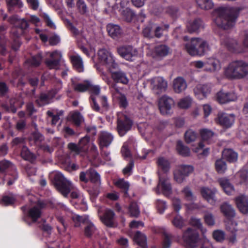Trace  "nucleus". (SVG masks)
I'll use <instances>...</instances> for the list:
<instances>
[{
    "mask_svg": "<svg viewBox=\"0 0 248 248\" xmlns=\"http://www.w3.org/2000/svg\"><path fill=\"white\" fill-rule=\"evenodd\" d=\"M107 31L109 35L112 38L118 36L121 33V30L119 26L111 24L108 25Z\"/></svg>",
    "mask_w": 248,
    "mask_h": 248,
    "instance_id": "obj_35",
    "label": "nucleus"
},
{
    "mask_svg": "<svg viewBox=\"0 0 248 248\" xmlns=\"http://www.w3.org/2000/svg\"><path fill=\"white\" fill-rule=\"evenodd\" d=\"M205 222L208 226H213L215 224V220L214 215L209 212H205L204 215Z\"/></svg>",
    "mask_w": 248,
    "mask_h": 248,
    "instance_id": "obj_52",
    "label": "nucleus"
},
{
    "mask_svg": "<svg viewBox=\"0 0 248 248\" xmlns=\"http://www.w3.org/2000/svg\"><path fill=\"white\" fill-rule=\"evenodd\" d=\"M221 213L228 218H233L235 217V210L232 206L227 202H223L220 206Z\"/></svg>",
    "mask_w": 248,
    "mask_h": 248,
    "instance_id": "obj_19",
    "label": "nucleus"
},
{
    "mask_svg": "<svg viewBox=\"0 0 248 248\" xmlns=\"http://www.w3.org/2000/svg\"><path fill=\"white\" fill-rule=\"evenodd\" d=\"M170 48L165 45H159L154 48V57L157 58H161L168 55Z\"/></svg>",
    "mask_w": 248,
    "mask_h": 248,
    "instance_id": "obj_24",
    "label": "nucleus"
},
{
    "mask_svg": "<svg viewBox=\"0 0 248 248\" xmlns=\"http://www.w3.org/2000/svg\"><path fill=\"white\" fill-rule=\"evenodd\" d=\"M110 89L113 94L118 99L120 106L124 108H126L128 104L126 97L121 93L120 88L117 84L115 83H111Z\"/></svg>",
    "mask_w": 248,
    "mask_h": 248,
    "instance_id": "obj_16",
    "label": "nucleus"
},
{
    "mask_svg": "<svg viewBox=\"0 0 248 248\" xmlns=\"http://www.w3.org/2000/svg\"><path fill=\"white\" fill-rule=\"evenodd\" d=\"M53 183L56 189L65 197H67L73 188L70 182L65 179L60 173H56L53 179Z\"/></svg>",
    "mask_w": 248,
    "mask_h": 248,
    "instance_id": "obj_4",
    "label": "nucleus"
},
{
    "mask_svg": "<svg viewBox=\"0 0 248 248\" xmlns=\"http://www.w3.org/2000/svg\"><path fill=\"white\" fill-rule=\"evenodd\" d=\"M235 116L233 114H228L222 112H219L216 119V121L222 126L228 128L233 124Z\"/></svg>",
    "mask_w": 248,
    "mask_h": 248,
    "instance_id": "obj_10",
    "label": "nucleus"
},
{
    "mask_svg": "<svg viewBox=\"0 0 248 248\" xmlns=\"http://www.w3.org/2000/svg\"><path fill=\"white\" fill-rule=\"evenodd\" d=\"M174 180L178 183H182L185 180L186 177L177 168L173 171Z\"/></svg>",
    "mask_w": 248,
    "mask_h": 248,
    "instance_id": "obj_55",
    "label": "nucleus"
},
{
    "mask_svg": "<svg viewBox=\"0 0 248 248\" xmlns=\"http://www.w3.org/2000/svg\"><path fill=\"white\" fill-rule=\"evenodd\" d=\"M187 87V84L185 79L181 77L175 78L173 81V88L176 93H181Z\"/></svg>",
    "mask_w": 248,
    "mask_h": 248,
    "instance_id": "obj_22",
    "label": "nucleus"
},
{
    "mask_svg": "<svg viewBox=\"0 0 248 248\" xmlns=\"http://www.w3.org/2000/svg\"><path fill=\"white\" fill-rule=\"evenodd\" d=\"M21 156L22 158L27 160H30L35 158L34 155L30 151L26 146H23L22 147L21 152Z\"/></svg>",
    "mask_w": 248,
    "mask_h": 248,
    "instance_id": "obj_44",
    "label": "nucleus"
},
{
    "mask_svg": "<svg viewBox=\"0 0 248 248\" xmlns=\"http://www.w3.org/2000/svg\"><path fill=\"white\" fill-rule=\"evenodd\" d=\"M35 102L39 106H43L48 103V96L46 93H41L39 99L35 100Z\"/></svg>",
    "mask_w": 248,
    "mask_h": 248,
    "instance_id": "obj_60",
    "label": "nucleus"
},
{
    "mask_svg": "<svg viewBox=\"0 0 248 248\" xmlns=\"http://www.w3.org/2000/svg\"><path fill=\"white\" fill-rule=\"evenodd\" d=\"M177 169L182 172L186 177L193 171V167L191 165H181L179 166Z\"/></svg>",
    "mask_w": 248,
    "mask_h": 248,
    "instance_id": "obj_50",
    "label": "nucleus"
},
{
    "mask_svg": "<svg viewBox=\"0 0 248 248\" xmlns=\"http://www.w3.org/2000/svg\"><path fill=\"white\" fill-rule=\"evenodd\" d=\"M198 6L202 9L210 10L213 7V3L211 0H196Z\"/></svg>",
    "mask_w": 248,
    "mask_h": 248,
    "instance_id": "obj_40",
    "label": "nucleus"
},
{
    "mask_svg": "<svg viewBox=\"0 0 248 248\" xmlns=\"http://www.w3.org/2000/svg\"><path fill=\"white\" fill-rule=\"evenodd\" d=\"M72 219L74 222V226L76 227H79L81 224L85 225L89 220L87 216H80L77 215H74Z\"/></svg>",
    "mask_w": 248,
    "mask_h": 248,
    "instance_id": "obj_38",
    "label": "nucleus"
},
{
    "mask_svg": "<svg viewBox=\"0 0 248 248\" xmlns=\"http://www.w3.org/2000/svg\"><path fill=\"white\" fill-rule=\"evenodd\" d=\"M174 106L173 99L166 95L162 96L159 100V108L161 113L167 114Z\"/></svg>",
    "mask_w": 248,
    "mask_h": 248,
    "instance_id": "obj_9",
    "label": "nucleus"
},
{
    "mask_svg": "<svg viewBox=\"0 0 248 248\" xmlns=\"http://www.w3.org/2000/svg\"><path fill=\"white\" fill-rule=\"evenodd\" d=\"M41 61L42 56L39 54L32 57L31 59L27 60V62L33 66H37L40 64Z\"/></svg>",
    "mask_w": 248,
    "mask_h": 248,
    "instance_id": "obj_53",
    "label": "nucleus"
},
{
    "mask_svg": "<svg viewBox=\"0 0 248 248\" xmlns=\"http://www.w3.org/2000/svg\"><path fill=\"white\" fill-rule=\"evenodd\" d=\"M71 121L76 126H79L83 119L79 112H75L71 115Z\"/></svg>",
    "mask_w": 248,
    "mask_h": 248,
    "instance_id": "obj_45",
    "label": "nucleus"
},
{
    "mask_svg": "<svg viewBox=\"0 0 248 248\" xmlns=\"http://www.w3.org/2000/svg\"><path fill=\"white\" fill-rule=\"evenodd\" d=\"M197 134L191 129H189L185 132V141L187 143H189L190 142L194 141L197 139Z\"/></svg>",
    "mask_w": 248,
    "mask_h": 248,
    "instance_id": "obj_42",
    "label": "nucleus"
},
{
    "mask_svg": "<svg viewBox=\"0 0 248 248\" xmlns=\"http://www.w3.org/2000/svg\"><path fill=\"white\" fill-rule=\"evenodd\" d=\"M213 236L217 241L222 242L225 239V232L221 230H216L213 233Z\"/></svg>",
    "mask_w": 248,
    "mask_h": 248,
    "instance_id": "obj_59",
    "label": "nucleus"
},
{
    "mask_svg": "<svg viewBox=\"0 0 248 248\" xmlns=\"http://www.w3.org/2000/svg\"><path fill=\"white\" fill-rule=\"evenodd\" d=\"M160 187H161V191L164 195L167 196L171 193V186L169 179L167 178H162L159 175V182L155 189L156 193H160Z\"/></svg>",
    "mask_w": 248,
    "mask_h": 248,
    "instance_id": "obj_13",
    "label": "nucleus"
},
{
    "mask_svg": "<svg viewBox=\"0 0 248 248\" xmlns=\"http://www.w3.org/2000/svg\"><path fill=\"white\" fill-rule=\"evenodd\" d=\"M115 214L111 210H107L104 215L101 217L102 221L108 227H112Z\"/></svg>",
    "mask_w": 248,
    "mask_h": 248,
    "instance_id": "obj_26",
    "label": "nucleus"
},
{
    "mask_svg": "<svg viewBox=\"0 0 248 248\" xmlns=\"http://www.w3.org/2000/svg\"><path fill=\"white\" fill-rule=\"evenodd\" d=\"M174 226L179 229L182 228L185 226L184 220L180 216H176L172 221Z\"/></svg>",
    "mask_w": 248,
    "mask_h": 248,
    "instance_id": "obj_62",
    "label": "nucleus"
},
{
    "mask_svg": "<svg viewBox=\"0 0 248 248\" xmlns=\"http://www.w3.org/2000/svg\"><path fill=\"white\" fill-rule=\"evenodd\" d=\"M98 57L100 62L108 69L117 68L118 64L115 62L111 54L106 49H100L98 52Z\"/></svg>",
    "mask_w": 248,
    "mask_h": 248,
    "instance_id": "obj_6",
    "label": "nucleus"
},
{
    "mask_svg": "<svg viewBox=\"0 0 248 248\" xmlns=\"http://www.w3.org/2000/svg\"><path fill=\"white\" fill-rule=\"evenodd\" d=\"M118 54L127 61H133L138 56V51L130 46H123L117 48Z\"/></svg>",
    "mask_w": 248,
    "mask_h": 248,
    "instance_id": "obj_7",
    "label": "nucleus"
},
{
    "mask_svg": "<svg viewBox=\"0 0 248 248\" xmlns=\"http://www.w3.org/2000/svg\"><path fill=\"white\" fill-rule=\"evenodd\" d=\"M237 223L232 220H229L226 224V229L232 234L236 233L237 231Z\"/></svg>",
    "mask_w": 248,
    "mask_h": 248,
    "instance_id": "obj_51",
    "label": "nucleus"
},
{
    "mask_svg": "<svg viewBox=\"0 0 248 248\" xmlns=\"http://www.w3.org/2000/svg\"><path fill=\"white\" fill-rule=\"evenodd\" d=\"M211 66H212V68H206L205 70L207 71L210 72H214L217 70H218L220 68V62L217 60H211L209 63Z\"/></svg>",
    "mask_w": 248,
    "mask_h": 248,
    "instance_id": "obj_54",
    "label": "nucleus"
},
{
    "mask_svg": "<svg viewBox=\"0 0 248 248\" xmlns=\"http://www.w3.org/2000/svg\"><path fill=\"white\" fill-rule=\"evenodd\" d=\"M225 76L230 79H241L248 74V64L241 60L233 61L224 69Z\"/></svg>",
    "mask_w": 248,
    "mask_h": 248,
    "instance_id": "obj_2",
    "label": "nucleus"
},
{
    "mask_svg": "<svg viewBox=\"0 0 248 248\" xmlns=\"http://www.w3.org/2000/svg\"><path fill=\"white\" fill-rule=\"evenodd\" d=\"M123 15L124 19L127 22H130L134 16L133 12L129 9H126L123 11Z\"/></svg>",
    "mask_w": 248,
    "mask_h": 248,
    "instance_id": "obj_64",
    "label": "nucleus"
},
{
    "mask_svg": "<svg viewBox=\"0 0 248 248\" xmlns=\"http://www.w3.org/2000/svg\"><path fill=\"white\" fill-rule=\"evenodd\" d=\"M17 24L19 28L21 30L20 32L18 34L16 35L14 30H13V33L18 37L19 34L23 33V30H26L29 27V23L26 19L23 18L18 20Z\"/></svg>",
    "mask_w": 248,
    "mask_h": 248,
    "instance_id": "obj_49",
    "label": "nucleus"
},
{
    "mask_svg": "<svg viewBox=\"0 0 248 248\" xmlns=\"http://www.w3.org/2000/svg\"><path fill=\"white\" fill-rule=\"evenodd\" d=\"M202 27V21L200 19H196L192 22H189L187 25V29L189 32H196Z\"/></svg>",
    "mask_w": 248,
    "mask_h": 248,
    "instance_id": "obj_34",
    "label": "nucleus"
},
{
    "mask_svg": "<svg viewBox=\"0 0 248 248\" xmlns=\"http://www.w3.org/2000/svg\"><path fill=\"white\" fill-rule=\"evenodd\" d=\"M89 179L93 183H100V176L99 174L93 170H90L87 171Z\"/></svg>",
    "mask_w": 248,
    "mask_h": 248,
    "instance_id": "obj_39",
    "label": "nucleus"
},
{
    "mask_svg": "<svg viewBox=\"0 0 248 248\" xmlns=\"http://www.w3.org/2000/svg\"><path fill=\"white\" fill-rule=\"evenodd\" d=\"M222 43L231 51L236 52L240 49V44L234 39L226 38Z\"/></svg>",
    "mask_w": 248,
    "mask_h": 248,
    "instance_id": "obj_25",
    "label": "nucleus"
},
{
    "mask_svg": "<svg viewBox=\"0 0 248 248\" xmlns=\"http://www.w3.org/2000/svg\"><path fill=\"white\" fill-rule=\"evenodd\" d=\"M115 184L118 187L123 189L125 195L127 194L129 185L127 182L124 181L123 179H120L116 182Z\"/></svg>",
    "mask_w": 248,
    "mask_h": 248,
    "instance_id": "obj_56",
    "label": "nucleus"
},
{
    "mask_svg": "<svg viewBox=\"0 0 248 248\" xmlns=\"http://www.w3.org/2000/svg\"><path fill=\"white\" fill-rule=\"evenodd\" d=\"M186 198L188 201H193L195 199V197L194 196L191 190L188 187H186L183 190Z\"/></svg>",
    "mask_w": 248,
    "mask_h": 248,
    "instance_id": "obj_61",
    "label": "nucleus"
},
{
    "mask_svg": "<svg viewBox=\"0 0 248 248\" xmlns=\"http://www.w3.org/2000/svg\"><path fill=\"white\" fill-rule=\"evenodd\" d=\"M183 239L187 247L195 248L198 247L200 238L196 230L189 228L184 232Z\"/></svg>",
    "mask_w": 248,
    "mask_h": 248,
    "instance_id": "obj_5",
    "label": "nucleus"
},
{
    "mask_svg": "<svg viewBox=\"0 0 248 248\" xmlns=\"http://www.w3.org/2000/svg\"><path fill=\"white\" fill-rule=\"evenodd\" d=\"M219 184L224 189V192L228 195H232L234 191L233 186L231 184L229 180L225 178L219 180Z\"/></svg>",
    "mask_w": 248,
    "mask_h": 248,
    "instance_id": "obj_30",
    "label": "nucleus"
},
{
    "mask_svg": "<svg viewBox=\"0 0 248 248\" xmlns=\"http://www.w3.org/2000/svg\"><path fill=\"white\" fill-rule=\"evenodd\" d=\"M215 168L218 173H224L227 168L226 162L221 158L217 159L215 162Z\"/></svg>",
    "mask_w": 248,
    "mask_h": 248,
    "instance_id": "obj_37",
    "label": "nucleus"
},
{
    "mask_svg": "<svg viewBox=\"0 0 248 248\" xmlns=\"http://www.w3.org/2000/svg\"><path fill=\"white\" fill-rule=\"evenodd\" d=\"M90 137L88 136H85L81 138L78 144L80 148V149L83 152H86L88 150V145L90 141Z\"/></svg>",
    "mask_w": 248,
    "mask_h": 248,
    "instance_id": "obj_47",
    "label": "nucleus"
},
{
    "mask_svg": "<svg viewBox=\"0 0 248 248\" xmlns=\"http://www.w3.org/2000/svg\"><path fill=\"white\" fill-rule=\"evenodd\" d=\"M134 239L141 248H147L146 237L141 232L137 231L135 234Z\"/></svg>",
    "mask_w": 248,
    "mask_h": 248,
    "instance_id": "obj_32",
    "label": "nucleus"
},
{
    "mask_svg": "<svg viewBox=\"0 0 248 248\" xmlns=\"http://www.w3.org/2000/svg\"><path fill=\"white\" fill-rule=\"evenodd\" d=\"M194 92L197 95L202 93L204 97H206L211 92V86L207 84L198 85L194 88Z\"/></svg>",
    "mask_w": 248,
    "mask_h": 248,
    "instance_id": "obj_31",
    "label": "nucleus"
},
{
    "mask_svg": "<svg viewBox=\"0 0 248 248\" xmlns=\"http://www.w3.org/2000/svg\"><path fill=\"white\" fill-rule=\"evenodd\" d=\"M85 227L84 229L85 235L88 237H90L94 232L96 229L94 225L89 220L85 224Z\"/></svg>",
    "mask_w": 248,
    "mask_h": 248,
    "instance_id": "obj_41",
    "label": "nucleus"
},
{
    "mask_svg": "<svg viewBox=\"0 0 248 248\" xmlns=\"http://www.w3.org/2000/svg\"><path fill=\"white\" fill-rule=\"evenodd\" d=\"M114 69V68L109 69L111 73V78L113 80V82H108L109 87H110V84L112 83H115L116 84L117 83H121L124 85L127 84L129 82V79L126 74L121 70L113 71Z\"/></svg>",
    "mask_w": 248,
    "mask_h": 248,
    "instance_id": "obj_12",
    "label": "nucleus"
},
{
    "mask_svg": "<svg viewBox=\"0 0 248 248\" xmlns=\"http://www.w3.org/2000/svg\"><path fill=\"white\" fill-rule=\"evenodd\" d=\"M187 52L191 56L202 55L208 49L206 42L199 38H193L185 45Z\"/></svg>",
    "mask_w": 248,
    "mask_h": 248,
    "instance_id": "obj_3",
    "label": "nucleus"
},
{
    "mask_svg": "<svg viewBox=\"0 0 248 248\" xmlns=\"http://www.w3.org/2000/svg\"><path fill=\"white\" fill-rule=\"evenodd\" d=\"M76 5L80 14H85L88 12L87 6L83 0H78Z\"/></svg>",
    "mask_w": 248,
    "mask_h": 248,
    "instance_id": "obj_57",
    "label": "nucleus"
},
{
    "mask_svg": "<svg viewBox=\"0 0 248 248\" xmlns=\"http://www.w3.org/2000/svg\"><path fill=\"white\" fill-rule=\"evenodd\" d=\"M152 88L156 94L165 92L168 88V82L163 78L158 77L153 78L151 80Z\"/></svg>",
    "mask_w": 248,
    "mask_h": 248,
    "instance_id": "obj_8",
    "label": "nucleus"
},
{
    "mask_svg": "<svg viewBox=\"0 0 248 248\" xmlns=\"http://www.w3.org/2000/svg\"><path fill=\"white\" fill-rule=\"evenodd\" d=\"M50 59L46 60V63L49 68H55L59 65L61 54L58 51H54L50 54Z\"/></svg>",
    "mask_w": 248,
    "mask_h": 248,
    "instance_id": "obj_23",
    "label": "nucleus"
},
{
    "mask_svg": "<svg viewBox=\"0 0 248 248\" xmlns=\"http://www.w3.org/2000/svg\"><path fill=\"white\" fill-rule=\"evenodd\" d=\"M8 11L11 12L13 8L17 7L20 8L22 7V3L20 0H6Z\"/></svg>",
    "mask_w": 248,
    "mask_h": 248,
    "instance_id": "obj_46",
    "label": "nucleus"
},
{
    "mask_svg": "<svg viewBox=\"0 0 248 248\" xmlns=\"http://www.w3.org/2000/svg\"><path fill=\"white\" fill-rule=\"evenodd\" d=\"M132 124V122L127 116L119 118L117 120V131L120 136H124L129 130Z\"/></svg>",
    "mask_w": 248,
    "mask_h": 248,
    "instance_id": "obj_11",
    "label": "nucleus"
},
{
    "mask_svg": "<svg viewBox=\"0 0 248 248\" xmlns=\"http://www.w3.org/2000/svg\"><path fill=\"white\" fill-rule=\"evenodd\" d=\"M163 235L164 240L162 244V248H169L170 246L172 236L170 234L166 232L163 233Z\"/></svg>",
    "mask_w": 248,
    "mask_h": 248,
    "instance_id": "obj_58",
    "label": "nucleus"
},
{
    "mask_svg": "<svg viewBox=\"0 0 248 248\" xmlns=\"http://www.w3.org/2000/svg\"><path fill=\"white\" fill-rule=\"evenodd\" d=\"M129 212L131 217H137L140 215V210L136 202H132L129 207Z\"/></svg>",
    "mask_w": 248,
    "mask_h": 248,
    "instance_id": "obj_48",
    "label": "nucleus"
},
{
    "mask_svg": "<svg viewBox=\"0 0 248 248\" xmlns=\"http://www.w3.org/2000/svg\"><path fill=\"white\" fill-rule=\"evenodd\" d=\"M202 139L204 141H208L214 136V133L208 129L204 128L200 130Z\"/></svg>",
    "mask_w": 248,
    "mask_h": 248,
    "instance_id": "obj_43",
    "label": "nucleus"
},
{
    "mask_svg": "<svg viewBox=\"0 0 248 248\" xmlns=\"http://www.w3.org/2000/svg\"><path fill=\"white\" fill-rule=\"evenodd\" d=\"M176 150L182 156H188L190 155V151L189 149L187 146H185L181 141H177Z\"/></svg>",
    "mask_w": 248,
    "mask_h": 248,
    "instance_id": "obj_36",
    "label": "nucleus"
},
{
    "mask_svg": "<svg viewBox=\"0 0 248 248\" xmlns=\"http://www.w3.org/2000/svg\"><path fill=\"white\" fill-rule=\"evenodd\" d=\"M236 95L233 92L220 90L216 94L217 100L220 104H225L237 100Z\"/></svg>",
    "mask_w": 248,
    "mask_h": 248,
    "instance_id": "obj_14",
    "label": "nucleus"
},
{
    "mask_svg": "<svg viewBox=\"0 0 248 248\" xmlns=\"http://www.w3.org/2000/svg\"><path fill=\"white\" fill-rule=\"evenodd\" d=\"M71 85L75 92H85L89 91V88L91 86V81L86 80L82 82L77 83L73 79H72Z\"/></svg>",
    "mask_w": 248,
    "mask_h": 248,
    "instance_id": "obj_20",
    "label": "nucleus"
},
{
    "mask_svg": "<svg viewBox=\"0 0 248 248\" xmlns=\"http://www.w3.org/2000/svg\"><path fill=\"white\" fill-rule=\"evenodd\" d=\"M41 16L44 18L45 22L46 23L47 26L51 29H55L56 26L54 23L50 19L49 16L46 13H42Z\"/></svg>",
    "mask_w": 248,
    "mask_h": 248,
    "instance_id": "obj_63",
    "label": "nucleus"
},
{
    "mask_svg": "<svg viewBox=\"0 0 248 248\" xmlns=\"http://www.w3.org/2000/svg\"><path fill=\"white\" fill-rule=\"evenodd\" d=\"M70 58L75 69L79 72H82L83 71V64L81 58L79 55L75 54L71 55Z\"/></svg>",
    "mask_w": 248,
    "mask_h": 248,
    "instance_id": "obj_28",
    "label": "nucleus"
},
{
    "mask_svg": "<svg viewBox=\"0 0 248 248\" xmlns=\"http://www.w3.org/2000/svg\"><path fill=\"white\" fill-rule=\"evenodd\" d=\"M156 164L158 168L165 173L169 172L170 169V162L164 157H159L157 159Z\"/></svg>",
    "mask_w": 248,
    "mask_h": 248,
    "instance_id": "obj_29",
    "label": "nucleus"
},
{
    "mask_svg": "<svg viewBox=\"0 0 248 248\" xmlns=\"http://www.w3.org/2000/svg\"><path fill=\"white\" fill-rule=\"evenodd\" d=\"M239 10L232 7H220L218 9V16L216 22L224 30L233 27L239 15Z\"/></svg>",
    "mask_w": 248,
    "mask_h": 248,
    "instance_id": "obj_1",
    "label": "nucleus"
},
{
    "mask_svg": "<svg viewBox=\"0 0 248 248\" xmlns=\"http://www.w3.org/2000/svg\"><path fill=\"white\" fill-rule=\"evenodd\" d=\"M45 206V204L42 202H38L37 206L30 209L29 216L32 220L35 222L39 218L41 215V209Z\"/></svg>",
    "mask_w": 248,
    "mask_h": 248,
    "instance_id": "obj_21",
    "label": "nucleus"
},
{
    "mask_svg": "<svg viewBox=\"0 0 248 248\" xmlns=\"http://www.w3.org/2000/svg\"><path fill=\"white\" fill-rule=\"evenodd\" d=\"M236 205L239 211L244 215L248 214V196L239 195L234 199Z\"/></svg>",
    "mask_w": 248,
    "mask_h": 248,
    "instance_id": "obj_15",
    "label": "nucleus"
},
{
    "mask_svg": "<svg viewBox=\"0 0 248 248\" xmlns=\"http://www.w3.org/2000/svg\"><path fill=\"white\" fill-rule=\"evenodd\" d=\"M217 191L215 188L212 189L207 187H202L200 188V192L202 198L211 204H214L216 202L215 194Z\"/></svg>",
    "mask_w": 248,
    "mask_h": 248,
    "instance_id": "obj_18",
    "label": "nucleus"
},
{
    "mask_svg": "<svg viewBox=\"0 0 248 248\" xmlns=\"http://www.w3.org/2000/svg\"><path fill=\"white\" fill-rule=\"evenodd\" d=\"M224 159L231 163L235 162L238 158V155L231 149H225L222 153Z\"/></svg>",
    "mask_w": 248,
    "mask_h": 248,
    "instance_id": "obj_27",
    "label": "nucleus"
},
{
    "mask_svg": "<svg viewBox=\"0 0 248 248\" xmlns=\"http://www.w3.org/2000/svg\"><path fill=\"white\" fill-rule=\"evenodd\" d=\"M29 140L31 144L38 145L44 140V137L38 131H35L31 134Z\"/></svg>",
    "mask_w": 248,
    "mask_h": 248,
    "instance_id": "obj_33",
    "label": "nucleus"
},
{
    "mask_svg": "<svg viewBox=\"0 0 248 248\" xmlns=\"http://www.w3.org/2000/svg\"><path fill=\"white\" fill-rule=\"evenodd\" d=\"M112 134L107 131H101L98 135V141L101 149L108 147L113 140Z\"/></svg>",
    "mask_w": 248,
    "mask_h": 248,
    "instance_id": "obj_17",
    "label": "nucleus"
}]
</instances>
